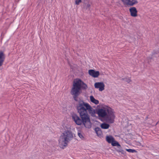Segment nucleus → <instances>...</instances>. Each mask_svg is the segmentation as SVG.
Returning <instances> with one entry per match:
<instances>
[{"mask_svg":"<svg viewBox=\"0 0 159 159\" xmlns=\"http://www.w3.org/2000/svg\"><path fill=\"white\" fill-rule=\"evenodd\" d=\"M81 2V0H75V4L77 5H79Z\"/></svg>","mask_w":159,"mask_h":159,"instance_id":"a211bd4d","label":"nucleus"},{"mask_svg":"<svg viewBox=\"0 0 159 159\" xmlns=\"http://www.w3.org/2000/svg\"><path fill=\"white\" fill-rule=\"evenodd\" d=\"M126 151L129 152H132V153H134V152H137V151H136L135 149H126Z\"/></svg>","mask_w":159,"mask_h":159,"instance_id":"dca6fc26","label":"nucleus"},{"mask_svg":"<svg viewBox=\"0 0 159 159\" xmlns=\"http://www.w3.org/2000/svg\"><path fill=\"white\" fill-rule=\"evenodd\" d=\"M78 135L79 137L82 139L84 140V136L80 132V131H79L78 133Z\"/></svg>","mask_w":159,"mask_h":159,"instance_id":"f3484780","label":"nucleus"},{"mask_svg":"<svg viewBox=\"0 0 159 159\" xmlns=\"http://www.w3.org/2000/svg\"><path fill=\"white\" fill-rule=\"evenodd\" d=\"M94 86L95 88L98 89L100 91H102L105 89V85L102 82H96L94 84Z\"/></svg>","mask_w":159,"mask_h":159,"instance_id":"423d86ee","label":"nucleus"},{"mask_svg":"<svg viewBox=\"0 0 159 159\" xmlns=\"http://www.w3.org/2000/svg\"><path fill=\"white\" fill-rule=\"evenodd\" d=\"M118 148L116 149V151L119 152H120L123 154H125L126 153V152L123 150L121 148V146L120 147H117Z\"/></svg>","mask_w":159,"mask_h":159,"instance_id":"ddd939ff","label":"nucleus"},{"mask_svg":"<svg viewBox=\"0 0 159 159\" xmlns=\"http://www.w3.org/2000/svg\"><path fill=\"white\" fill-rule=\"evenodd\" d=\"M114 139V138L111 135H107L106 137V140L109 143H111Z\"/></svg>","mask_w":159,"mask_h":159,"instance_id":"1a4fd4ad","label":"nucleus"},{"mask_svg":"<svg viewBox=\"0 0 159 159\" xmlns=\"http://www.w3.org/2000/svg\"><path fill=\"white\" fill-rule=\"evenodd\" d=\"M95 133L97 134L98 136L100 138H102L103 137V134L102 130H94Z\"/></svg>","mask_w":159,"mask_h":159,"instance_id":"f8f14e48","label":"nucleus"},{"mask_svg":"<svg viewBox=\"0 0 159 159\" xmlns=\"http://www.w3.org/2000/svg\"><path fill=\"white\" fill-rule=\"evenodd\" d=\"M99 129L100 128H99L97 127V128H95L94 129Z\"/></svg>","mask_w":159,"mask_h":159,"instance_id":"aec40b11","label":"nucleus"},{"mask_svg":"<svg viewBox=\"0 0 159 159\" xmlns=\"http://www.w3.org/2000/svg\"><path fill=\"white\" fill-rule=\"evenodd\" d=\"M113 146L120 147V145L118 142L115 140V139L111 143Z\"/></svg>","mask_w":159,"mask_h":159,"instance_id":"4468645a","label":"nucleus"},{"mask_svg":"<svg viewBox=\"0 0 159 159\" xmlns=\"http://www.w3.org/2000/svg\"><path fill=\"white\" fill-rule=\"evenodd\" d=\"M89 75L93 78H98L100 75V72L99 71H95L94 70H89L88 71Z\"/></svg>","mask_w":159,"mask_h":159,"instance_id":"0eeeda50","label":"nucleus"},{"mask_svg":"<svg viewBox=\"0 0 159 159\" xmlns=\"http://www.w3.org/2000/svg\"><path fill=\"white\" fill-rule=\"evenodd\" d=\"M131 81V80L130 79H129L128 80V82H130Z\"/></svg>","mask_w":159,"mask_h":159,"instance_id":"412c9836","label":"nucleus"},{"mask_svg":"<svg viewBox=\"0 0 159 159\" xmlns=\"http://www.w3.org/2000/svg\"><path fill=\"white\" fill-rule=\"evenodd\" d=\"M97 113L99 117L105 118L109 123H113L114 121L115 116L113 110L108 106H104L98 109Z\"/></svg>","mask_w":159,"mask_h":159,"instance_id":"f03ea898","label":"nucleus"},{"mask_svg":"<svg viewBox=\"0 0 159 159\" xmlns=\"http://www.w3.org/2000/svg\"><path fill=\"white\" fill-rule=\"evenodd\" d=\"M90 99L91 102L96 105L99 104V102L98 100L96 99L93 96H91L90 97Z\"/></svg>","mask_w":159,"mask_h":159,"instance_id":"9b49d317","label":"nucleus"},{"mask_svg":"<svg viewBox=\"0 0 159 159\" xmlns=\"http://www.w3.org/2000/svg\"><path fill=\"white\" fill-rule=\"evenodd\" d=\"M90 5L88 3L87 4L86 7L87 8H89L90 7Z\"/></svg>","mask_w":159,"mask_h":159,"instance_id":"6ab92c4d","label":"nucleus"},{"mask_svg":"<svg viewBox=\"0 0 159 159\" xmlns=\"http://www.w3.org/2000/svg\"><path fill=\"white\" fill-rule=\"evenodd\" d=\"M152 120V119H150V120Z\"/></svg>","mask_w":159,"mask_h":159,"instance_id":"5701e85b","label":"nucleus"},{"mask_svg":"<svg viewBox=\"0 0 159 159\" xmlns=\"http://www.w3.org/2000/svg\"><path fill=\"white\" fill-rule=\"evenodd\" d=\"M77 109L81 119L77 115L74 114L72 116L74 121L77 125H80L83 123L86 128H90L91 123L87 111L92 116H94L95 110L89 103L83 101L79 102L77 106Z\"/></svg>","mask_w":159,"mask_h":159,"instance_id":"f257e3e1","label":"nucleus"},{"mask_svg":"<svg viewBox=\"0 0 159 159\" xmlns=\"http://www.w3.org/2000/svg\"><path fill=\"white\" fill-rule=\"evenodd\" d=\"M129 11L132 16L136 17L137 16L138 11L135 7H132L130 8L129 9Z\"/></svg>","mask_w":159,"mask_h":159,"instance_id":"6e6552de","label":"nucleus"},{"mask_svg":"<svg viewBox=\"0 0 159 159\" xmlns=\"http://www.w3.org/2000/svg\"><path fill=\"white\" fill-rule=\"evenodd\" d=\"M87 85L79 79H75L73 82L70 93L74 100L77 101V97L80 93L81 89H86Z\"/></svg>","mask_w":159,"mask_h":159,"instance_id":"7ed1b4c3","label":"nucleus"},{"mask_svg":"<svg viewBox=\"0 0 159 159\" xmlns=\"http://www.w3.org/2000/svg\"><path fill=\"white\" fill-rule=\"evenodd\" d=\"M148 119V117L147 116L146 117V119Z\"/></svg>","mask_w":159,"mask_h":159,"instance_id":"4be33fe9","label":"nucleus"},{"mask_svg":"<svg viewBox=\"0 0 159 159\" xmlns=\"http://www.w3.org/2000/svg\"><path fill=\"white\" fill-rule=\"evenodd\" d=\"M124 5L133 6L138 3L137 0H120Z\"/></svg>","mask_w":159,"mask_h":159,"instance_id":"39448f33","label":"nucleus"},{"mask_svg":"<svg viewBox=\"0 0 159 159\" xmlns=\"http://www.w3.org/2000/svg\"><path fill=\"white\" fill-rule=\"evenodd\" d=\"M5 59L4 55L2 52H0V66H1Z\"/></svg>","mask_w":159,"mask_h":159,"instance_id":"9d476101","label":"nucleus"},{"mask_svg":"<svg viewBox=\"0 0 159 159\" xmlns=\"http://www.w3.org/2000/svg\"><path fill=\"white\" fill-rule=\"evenodd\" d=\"M75 135L70 130H66L60 136L59 140L60 148L64 149L67 146L68 143L72 140Z\"/></svg>","mask_w":159,"mask_h":159,"instance_id":"20e7f679","label":"nucleus"},{"mask_svg":"<svg viewBox=\"0 0 159 159\" xmlns=\"http://www.w3.org/2000/svg\"><path fill=\"white\" fill-rule=\"evenodd\" d=\"M152 120V119H150V120Z\"/></svg>","mask_w":159,"mask_h":159,"instance_id":"b1692460","label":"nucleus"},{"mask_svg":"<svg viewBox=\"0 0 159 159\" xmlns=\"http://www.w3.org/2000/svg\"><path fill=\"white\" fill-rule=\"evenodd\" d=\"M101 127L103 129H108L109 127V125L106 123H102L101 124Z\"/></svg>","mask_w":159,"mask_h":159,"instance_id":"2eb2a0df","label":"nucleus"}]
</instances>
